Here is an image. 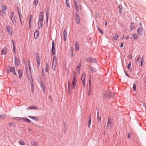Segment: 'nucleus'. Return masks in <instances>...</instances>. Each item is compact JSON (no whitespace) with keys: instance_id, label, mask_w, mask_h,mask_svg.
<instances>
[{"instance_id":"nucleus-1","label":"nucleus","mask_w":146,"mask_h":146,"mask_svg":"<svg viewBox=\"0 0 146 146\" xmlns=\"http://www.w3.org/2000/svg\"><path fill=\"white\" fill-rule=\"evenodd\" d=\"M74 76L73 78V80L72 83V88L74 89L75 87V86L77 82V80L76 77L75 73L74 72H73Z\"/></svg>"},{"instance_id":"nucleus-2","label":"nucleus","mask_w":146,"mask_h":146,"mask_svg":"<svg viewBox=\"0 0 146 146\" xmlns=\"http://www.w3.org/2000/svg\"><path fill=\"white\" fill-rule=\"evenodd\" d=\"M57 65L56 57L54 56L53 57L52 63V67L53 69L55 70Z\"/></svg>"},{"instance_id":"nucleus-3","label":"nucleus","mask_w":146,"mask_h":146,"mask_svg":"<svg viewBox=\"0 0 146 146\" xmlns=\"http://www.w3.org/2000/svg\"><path fill=\"white\" fill-rule=\"evenodd\" d=\"M86 76V74L83 73L81 76V80L82 83L84 87L86 86L85 79Z\"/></svg>"},{"instance_id":"nucleus-4","label":"nucleus","mask_w":146,"mask_h":146,"mask_svg":"<svg viewBox=\"0 0 146 146\" xmlns=\"http://www.w3.org/2000/svg\"><path fill=\"white\" fill-rule=\"evenodd\" d=\"M74 7L76 9V11L77 12H79L81 9V5H78L77 3H75L74 4Z\"/></svg>"},{"instance_id":"nucleus-5","label":"nucleus","mask_w":146,"mask_h":146,"mask_svg":"<svg viewBox=\"0 0 146 146\" xmlns=\"http://www.w3.org/2000/svg\"><path fill=\"white\" fill-rule=\"evenodd\" d=\"M113 95L109 92H106L104 94L105 96L109 99H111V98H113L112 97Z\"/></svg>"},{"instance_id":"nucleus-6","label":"nucleus","mask_w":146,"mask_h":146,"mask_svg":"<svg viewBox=\"0 0 146 146\" xmlns=\"http://www.w3.org/2000/svg\"><path fill=\"white\" fill-rule=\"evenodd\" d=\"M52 52L53 55H54L56 54L55 45L53 41L52 42Z\"/></svg>"},{"instance_id":"nucleus-7","label":"nucleus","mask_w":146,"mask_h":146,"mask_svg":"<svg viewBox=\"0 0 146 146\" xmlns=\"http://www.w3.org/2000/svg\"><path fill=\"white\" fill-rule=\"evenodd\" d=\"M10 16L12 22L13 24H14L16 22V21L15 17L14 16V13L13 12H11L10 13Z\"/></svg>"},{"instance_id":"nucleus-8","label":"nucleus","mask_w":146,"mask_h":146,"mask_svg":"<svg viewBox=\"0 0 146 146\" xmlns=\"http://www.w3.org/2000/svg\"><path fill=\"white\" fill-rule=\"evenodd\" d=\"M44 13L41 12L40 13L38 20L39 21L43 22L44 20Z\"/></svg>"},{"instance_id":"nucleus-9","label":"nucleus","mask_w":146,"mask_h":146,"mask_svg":"<svg viewBox=\"0 0 146 146\" xmlns=\"http://www.w3.org/2000/svg\"><path fill=\"white\" fill-rule=\"evenodd\" d=\"M15 65L16 66H18L19 64L20 61L19 59L16 57L15 58Z\"/></svg>"},{"instance_id":"nucleus-10","label":"nucleus","mask_w":146,"mask_h":146,"mask_svg":"<svg viewBox=\"0 0 146 146\" xmlns=\"http://www.w3.org/2000/svg\"><path fill=\"white\" fill-rule=\"evenodd\" d=\"M81 66V64H79L76 67V73L78 75H79L80 74Z\"/></svg>"},{"instance_id":"nucleus-11","label":"nucleus","mask_w":146,"mask_h":146,"mask_svg":"<svg viewBox=\"0 0 146 146\" xmlns=\"http://www.w3.org/2000/svg\"><path fill=\"white\" fill-rule=\"evenodd\" d=\"M7 30L10 35H11L12 34L13 31L12 29L10 27L7 26L6 27Z\"/></svg>"},{"instance_id":"nucleus-12","label":"nucleus","mask_w":146,"mask_h":146,"mask_svg":"<svg viewBox=\"0 0 146 146\" xmlns=\"http://www.w3.org/2000/svg\"><path fill=\"white\" fill-rule=\"evenodd\" d=\"M10 70L11 72L13 74L15 75H17V74L15 72V68L13 67H11L10 68Z\"/></svg>"},{"instance_id":"nucleus-13","label":"nucleus","mask_w":146,"mask_h":146,"mask_svg":"<svg viewBox=\"0 0 146 146\" xmlns=\"http://www.w3.org/2000/svg\"><path fill=\"white\" fill-rule=\"evenodd\" d=\"M143 31V29L141 27H139L137 30V32L139 35H141Z\"/></svg>"},{"instance_id":"nucleus-14","label":"nucleus","mask_w":146,"mask_h":146,"mask_svg":"<svg viewBox=\"0 0 146 146\" xmlns=\"http://www.w3.org/2000/svg\"><path fill=\"white\" fill-rule=\"evenodd\" d=\"M75 47L76 50L78 51L79 50V44L77 42H75Z\"/></svg>"},{"instance_id":"nucleus-15","label":"nucleus","mask_w":146,"mask_h":146,"mask_svg":"<svg viewBox=\"0 0 146 146\" xmlns=\"http://www.w3.org/2000/svg\"><path fill=\"white\" fill-rule=\"evenodd\" d=\"M63 35L64 36V40L65 41L66 40V37H67V32L65 30L63 32Z\"/></svg>"},{"instance_id":"nucleus-16","label":"nucleus","mask_w":146,"mask_h":146,"mask_svg":"<svg viewBox=\"0 0 146 146\" xmlns=\"http://www.w3.org/2000/svg\"><path fill=\"white\" fill-rule=\"evenodd\" d=\"M8 49L7 48H5L1 50V53L3 54H5L7 53Z\"/></svg>"},{"instance_id":"nucleus-17","label":"nucleus","mask_w":146,"mask_h":146,"mask_svg":"<svg viewBox=\"0 0 146 146\" xmlns=\"http://www.w3.org/2000/svg\"><path fill=\"white\" fill-rule=\"evenodd\" d=\"M88 61L90 63L92 62H95L96 61L95 59L94 58H91L90 57H88L87 58Z\"/></svg>"},{"instance_id":"nucleus-18","label":"nucleus","mask_w":146,"mask_h":146,"mask_svg":"<svg viewBox=\"0 0 146 146\" xmlns=\"http://www.w3.org/2000/svg\"><path fill=\"white\" fill-rule=\"evenodd\" d=\"M76 21L77 23H80V20L77 14H76Z\"/></svg>"},{"instance_id":"nucleus-19","label":"nucleus","mask_w":146,"mask_h":146,"mask_svg":"<svg viewBox=\"0 0 146 146\" xmlns=\"http://www.w3.org/2000/svg\"><path fill=\"white\" fill-rule=\"evenodd\" d=\"M43 22L38 21V28L39 29L42 28L43 26Z\"/></svg>"},{"instance_id":"nucleus-20","label":"nucleus","mask_w":146,"mask_h":146,"mask_svg":"<svg viewBox=\"0 0 146 146\" xmlns=\"http://www.w3.org/2000/svg\"><path fill=\"white\" fill-rule=\"evenodd\" d=\"M38 108L35 107V106H29L27 108L28 110H30L31 109H38Z\"/></svg>"},{"instance_id":"nucleus-21","label":"nucleus","mask_w":146,"mask_h":146,"mask_svg":"<svg viewBox=\"0 0 146 146\" xmlns=\"http://www.w3.org/2000/svg\"><path fill=\"white\" fill-rule=\"evenodd\" d=\"M39 34V32L38 31H36L34 33V36L35 38H37L38 37Z\"/></svg>"},{"instance_id":"nucleus-22","label":"nucleus","mask_w":146,"mask_h":146,"mask_svg":"<svg viewBox=\"0 0 146 146\" xmlns=\"http://www.w3.org/2000/svg\"><path fill=\"white\" fill-rule=\"evenodd\" d=\"M21 119L23 121L25 122H27L29 123L31 122V121L28 119H25L23 118H21Z\"/></svg>"},{"instance_id":"nucleus-23","label":"nucleus","mask_w":146,"mask_h":146,"mask_svg":"<svg viewBox=\"0 0 146 146\" xmlns=\"http://www.w3.org/2000/svg\"><path fill=\"white\" fill-rule=\"evenodd\" d=\"M18 72L19 75V78H21L23 74V72L21 70H18Z\"/></svg>"},{"instance_id":"nucleus-24","label":"nucleus","mask_w":146,"mask_h":146,"mask_svg":"<svg viewBox=\"0 0 146 146\" xmlns=\"http://www.w3.org/2000/svg\"><path fill=\"white\" fill-rule=\"evenodd\" d=\"M38 0H35L33 2V5L35 7L38 3Z\"/></svg>"},{"instance_id":"nucleus-25","label":"nucleus","mask_w":146,"mask_h":146,"mask_svg":"<svg viewBox=\"0 0 146 146\" xmlns=\"http://www.w3.org/2000/svg\"><path fill=\"white\" fill-rule=\"evenodd\" d=\"M141 106L142 107V109L145 108L146 110V103H143L141 104Z\"/></svg>"},{"instance_id":"nucleus-26","label":"nucleus","mask_w":146,"mask_h":146,"mask_svg":"<svg viewBox=\"0 0 146 146\" xmlns=\"http://www.w3.org/2000/svg\"><path fill=\"white\" fill-rule=\"evenodd\" d=\"M18 13L19 14V18L20 20V21L21 23L22 24V22L21 21V19H22V15H21L20 14V12L19 11H18Z\"/></svg>"},{"instance_id":"nucleus-27","label":"nucleus","mask_w":146,"mask_h":146,"mask_svg":"<svg viewBox=\"0 0 146 146\" xmlns=\"http://www.w3.org/2000/svg\"><path fill=\"white\" fill-rule=\"evenodd\" d=\"M31 144L32 146H36L37 144L35 141H32L31 142Z\"/></svg>"},{"instance_id":"nucleus-28","label":"nucleus","mask_w":146,"mask_h":146,"mask_svg":"<svg viewBox=\"0 0 146 146\" xmlns=\"http://www.w3.org/2000/svg\"><path fill=\"white\" fill-rule=\"evenodd\" d=\"M2 9V11L4 13H5V12L6 11V7L5 6H2L1 7Z\"/></svg>"},{"instance_id":"nucleus-29","label":"nucleus","mask_w":146,"mask_h":146,"mask_svg":"<svg viewBox=\"0 0 146 146\" xmlns=\"http://www.w3.org/2000/svg\"><path fill=\"white\" fill-rule=\"evenodd\" d=\"M30 117L32 119H34L36 121H37L38 119V118L37 117H35V116H31Z\"/></svg>"},{"instance_id":"nucleus-30","label":"nucleus","mask_w":146,"mask_h":146,"mask_svg":"<svg viewBox=\"0 0 146 146\" xmlns=\"http://www.w3.org/2000/svg\"><path fill=\"white\" fill-rule=\"evenodd\" d=\"M118 37V35L115 34V35H114V36L112 37V38L113 40H117Z\"/></svg>"},{"instance_id":"nucleus-31","label":"nucleus","mask_w":146,"mask_h":146,"mask_svg":"<svg viewBox=\"0 0 146 146\" xmlns=\"http://www.w3.org/2000/svg\"><path fill=\"white\" fill-rule=\"evenodd\" d=\"M91 118H90V117L88 121V127H90V125H91Z\"/></svg>"},{"instance_id":"nucleus-32","label":"nucleus","mask_w":146,"mask_h":146,"mask_svg":"<svg viewBox=\"0 0 146 146\" xmlns=\"http://www.w3.org/2000/svg\"><path fill=\"white\" fill-rule=\"evenodd\" d=\"M27 77L29 80L31 82H33V78H32L31 75L30 76H29V75H27Z\"/></svg>"},{"instance_id":"nucleus-33","label":"nucleus","mask_w":146,"mask_h":146,"mask_svg":"<svg viewBox=\"0 0 146 146\" xmlns=\"http://www.w3.org/2000/svg\"><path fill=\"white\" fill-rule=\"evenodd\" d=\"M97 119L98 121H101V117L99 116V111L97 112Z\"/></svg>"},{"instance_id":"nucleus-34","label":"nucleus","mask_w":146,"mask_h":146,"mask_svg":"<svg viewBox=\"0 0 146 146\" xmlns=\"http://www.w3.org/2000/svg\"><path fill=\"white\" fill-rule=\"evenodd\" d=\"M133 39H136L137 38V35L136 34H134L132 36Z\"/></svg>"},{"instance_id":"nucleus-35","label":"nucleus","mask_w":146,"mask_h":146,"mask_svg":"<svg viewBox=\"0 0 146 146\" xmlns=\"http://www.w3.org/2000/svg\"><path fill=\"white\" fill-rule=\"evenodd\" d=\"M133 88L134 91H135L136 90V85L134 83L133 84Z\"/></svg>"},{"instance_id":"nucleus-36","label":"nucleus","mask_w":146,"mask_h":146,"mask_svg":"<svg viewBox=\"0 0 146 146\" xmlns=\"http://www.w3.org/2000/svg\"><path fill=\"white\" fill-rule=\"evenodd\" d=\"M19 143L21 145H25L24 142L22 140H21L19 141Z\"/></svg>"},{"instance_id":"nucleus-37","label":"nucleus","mask_w":146,"mask_h":146,"mask_svg":"<svg viewBox=\"0 0 146 146\" xmlns=\"http://www.w3.org/2000/svg\"><path fill=\"white\" fill-rule=\"evenodd\" d=\"M40 86L42 88V89L43 90V92H44V90L45 89V87L44 85L43 84H41L40 85Z\"/></svg>"},{"instance_id":"nucleus-38","label":"nucleus","mask_w":146,"mask_h":146,"mask_svg":"<svg viewBox=\"0 0 146 146\" xmlns=\"http://www.w3.org/2000/svg\"><path fill=\"white\" fill-rule=\"evenodd\" d=\"M46 22L47 23L48 21V13L47 12H46Z\"/></svg>"},{"instance_id":"nucleus-39","label":"nucleus","mask_w":146,"mask_h":146,"mask_svg":"<svg viewBox=\"0 0 146 146\" xmlns=\"http://www.w3.org/2000/svg\"><path fill=\"white\" fill-rule=\"evenodd\" d=\"M143 61H144V59L143 58V57L142 58L141 60V64H140V65H141V66H142V64L143 63Z\"/></svg>"},{"instance_id":"nucleus-40","label":"nucleus","mask_w":146,"mask_h":146,"mask_svg":"<svg viewBox=\"0 0 146 146\" xmlns=\"http://www.w3.org/2000/svg\"><path fill=\"white\" fill-rule=\"evenodd\" d=\"M112 123V122L111 121V119H109L108 120V123H107V126L109 124H111Z\"/></svg>"},{"instance_id":"nucleus-41","label":"nucleus","mask_w":146,"mask_h":146,"mask_svg":"<svg viewBox=\"0 0 146 146\" xmlns=\"http://www.w3.org/2000/svg\"><path fill=\"white\" fill-rule=\"evenodd\" d=\"M90 70L94 72H96V69L95 68H94L93 67H91L90 68Z\"/></svg>"},{"instance_id":"nucleus-42","label":"nucleus","mask_w":146,"mask_h":146,"mask_svg":"<svg viewBox=\"0 0 146 146\" xmlns=\"http://www.w3.org/2000/svg\"><path fill=\"white\" fill-rule=\"evenodd\" d=\"M14 124L15 123H10L9 124V125L10 127L13 126H14Z\"/></svg>"},{"instance_id":"nucleus-43","label":"nucleus","mask_w":146,"mask_h":146,"mask_svg":"<svg viewBox=\"0 0 146 146\" xmlns=\"http://www.w3.org/2000/svg\"><path fill=\"white\" fill-rule=\"evenodd\" d=\"M29 28H30L31 27V25H32L31 21H29Z\"/></svg>"},{"instance_id":"nucleus-44","label":"nucleus","mask_w":146,"mask_h":146,"mask_svg":"<svg viewBox=\"0 0 146 146\" xmlns=\"http://www.w3.org/2000/svg\"><path fill=\"white\" fill-rule=\"evenodd\" d=\"M12 43H13V50H15V47L14 46V44L15 43V42L13 40H12Z\"/></svg>"},{"instance_id":"nucleus-45","label":"nucleus","mask_w":146,"mask_h":146,"mask_svg":"<svg viewBox=\"0 0 146 146\" xmlns=\"http://www.w3.org/2000/svg\"><path fill=\"white\" fill-rule=\"evenodd\" d=\"M36 60H38L39 59V57L38 55L36 54Z\"/></svg>"},{"instance_id":"nucleus-46","label":"nucleus","mask_w":146,"mask_h":146,"mask_svg":"<svg viewBox=\"0 0 146 146\" xmlns=\"http://www.w3.org/2000/svg\"><path fill=\"white\" fill-rule=\"evenodd\" d=\"M131 62H130L129 64L127 66V68H128V69H129L130 68V67H131Z\"/></svg>"},{"instance_id":"nucleus-47","label":"nucleus","mask_w":146,"mask_h":146,"mask_svg":"<svg viewBox=\"0 0 146 146\" xmlns=\"http://www.w3.org/2000/svg\"><path fill=\"white\" fill-rule=\"evenodd\" d=\"M37 64H38V65L39 66L40 64V60L39 59L38 60H36Z\"/></svg>"},{"instance_id":"nucleus-48","label":"nucleus","mask_w":146,"mask_h":146,"mask_svg":"<svg viewBox=\"0 0 146 146\" xmlns=\"http://www.w3.org/2000/svg\"><path fill=\"white\" fill-rule=\"evenodd\" d=\"M131 133H129L128 134V135H127L128 138H130L131 137Z\"/></svg>"},{"instance_id":"nucleus-49","label":"nucleus","mask_w":146,"mask_h":146,"mask_svg":"<svg viewBox=\"0 0 146 146\" xmlns=\"http://www.w3.org/2000/svg\"><path fill=\"white\" fill-rule=\"evenodd\" d=\"M139 57H138L135 61V63L137 64V63L138 61L139 60Z\"/></svg>"},{"instance_id":"nucleus-50","label":"nucleus","mask_w":146,"mask_h":146,"mask_svg":"<svg viewBox=\"0 0 146 146\" xmlns=\"http://www.w3.org/2000/svg\"><path fill=\"white\" fill-rule=\"evenodd\" d=\"M5 116H6L5 115H0V119H1V118H4L5 117Z\"/></svg>"},{"instance_id":"nucleus-51","label":"nucleus","mask_w":146,"mask_h":146,"mask_svg":"<svg viewBox=\"0 0 146 146\" xmlns=\"http://www.w3.org/2000/svg\"><path fill=\"white\" fill-rule=\"evenodd\" d=\"M70 82H68V87L69 88V91H70Z\"/></svg>"},{"instance_id":"nucleus-52","label":"nucleus","mask_w":146,"mask_h":146,"mask_svg":"<svg viewBox=\"0 0 146 146\" xmlns=\"http://www.w3.org/2000/svg\"><path fill=\"white\" fill-rule=\"evenodd\" d=\"M33 19V16L32 15H30L29 17V21H32Z\"/></svg>"},{"instance_id":"nucleus-53","label":"nucleus","mask_w":146,"mask_h":146,"mask_svg":"<svg viewBox=\"0 0 146 146\" xmlns=\"http://www.w3.org/2000/svg\"><path fill=\"white\" fill-rule=\"evenodd\" d=\"M91 84V79H89V86H90Z\"/></svg>"},{"instance_id":"nucleus-54","label":"nucleus","mask_w":146,"mask_h":146,"mask_svg":"<svg viewBox=\"0 0 146 146\" xmlns=\"http://www.w3.org/2000/svg\"><path fill=\"white\" fill-rule=\"evenodd\" d=\"M91 92V89H90L89 90L88 92V95L89 96H90V95Z\"/></svg>"},{"instance_id":"nucleus-55","label":"nucleus","mask_w":146,"mask_h":146,"mask_svg":"<svg viewBox=\"0 0 146 146\" xmlns=\"http://www.w3.org/2000/svg\"><path fill=\"white\" fill-rule=\"evenodd\" d=\"M128 57L129 59H131L132 58V55H130L129 56H128Z\"/></svg>"},{"instance_id":"nucleus-56","label":"nucleus","mask_w":146,"mask_h":146,"mask_svg":"<svg viewBox=\"0 0 146 146\" xmlns=\"http://www.w3.org/2000/svg\"><path fill=\"white\" fill-rule=\"evenodd\" d=\"M66 5H67V6L68 7H70V4L68 3V2H67V3H66Z\"/></svg>"},{"instance_id":"nucleus-57","label":"nucleus","mask_w":146,"mask_h":146,"mask_svg":"<svg viewBox=\"0 0 146 146\" xmlns=\"http://www.w3.org/2000/svg\"><path fill=\"white\" fill-rule=\"evenodd\" d=\"M70 50L71 51V53H72V55H73V50H72V48H71L70 49Z\"/></svg>"},{"instance_id":"nucleus-58","label":"nucleus","mask_w":146,"mask_h":146,"mask_svg":"<svg viewBox=\"0 0 146 146\" xmlns=\"http://www.w3.org/2000/svg\"><path fill=\"white\" fill-rule=\"evenodd\" d=\"M123 46V43H121V44H120V47H122Z\"/></svg>"},{"instance_id":"nucleus-59","label":"nucleus","mask_w":146,"mask_h":146,"mask_svg":"<svg viewBox=\"0 0 146 146\" xmlns=\"http://www.w3.org/2000/svg\"><path fill=\"white\" fill-rule=\"evenodd\" d=\"M98 30L101 33V34H102V31L99 28H98Z\"/></svg>"},{"instance_id":"nucleus-60","label":"nucleus","mask_w":146,"mask_h":146,"mask_svg":"<svg viewBox=\"0 0 146 146\" xmlns=\"http://www.w3.org/2000/svg\"><path fill=\"white\" fill-rule=\"evenodd\" d=\"M46 69H49L48 65V64H46Z\"/></svg>"},{"instance_id":"nucleus-61","label":"nucleus","mask_w":146,"mask_h":146,"mask_svg":"<svg viewBox=\"0 0 146 146\" xmlns=\"http://www.w3.org/2000/svg\"><path fill=\"white\" fill-rule=\"evenodd\" d=\"M129 38V36H126L125 38L126 39H128Z\"/></svg>"},{"instance_id":"nucleus-62","label":"nucleus","mask_w":146,"mask_h":146,"mask_svg":"<svg viewBox=\"0 0 146 146\" xmlns=\"http://www.w3.org/2000/svg\"><path fill=\"white\" fill-rule=\"evenodd\" d=\"M74 1V4L75 3H77L76 1V0H73Z\"/></svg>"},{"instance_id":"nucleus-63","label":"nucleus","mask_w":146,"mask_h":146,"mask_svg":"<svg viewBox=\"0 0 146 146\" xmlns=\"http://www.w3.org/2000/svg\"><path fill=\"white\" fill-rule=\"evenodd\" d=\"M121 7L120 6H119V7H118V8L119 9H121Z\"/></svg>"},{"instance_id":"nucleus-64","label":"nucleus","mask_w":146,"mask_h":146,"mask_svg":"<svg viewBox=\"0 0 146 146\" xmlns=\"http://www.w3.org/2000/svg\"><path fill=\"white\" fill-rule=\"evenodd\" d=\"M107 21H106V23H105V25L106 26V25H107Z\"/></svg>"}]
</instances>
